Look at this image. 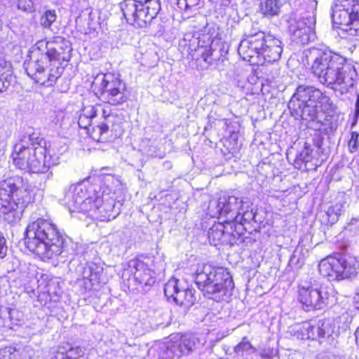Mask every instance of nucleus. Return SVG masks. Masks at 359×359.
<instances>
[{
    "mask_svg": "<svg viewBox=\"0 0 359 359\" xmlns=\"http://www.w3.org/2000/svg\"><path fill=\"white\" fill-rule=\"evenodd\" d=\"M97 181L95 184L86 181L71 185L62 199V205L71 212H82L93 219L104 222L115 219L121 206L119 202H115L121 182L112 175L102 176Z\"/></svg>",
    "mask_w": 359,
    "mask_h": 359,
    "instance_id": "obj_1",
    "label": "nucleus"
},
{
    "mask_svg": "<svg viewBox=\"0 0 359 359\" xmlns=\"http://www.w3.org/2000/svg\"><path fill=\"white\" fill-rule=\"evenodd\" d=\"M330 97L320 89L311 86H299L288 102V108L296 118L317 121L316 130L332 135L342 123L343 118L337 114H327L323 120V111L330 107Z\"/></svg>",
    "mask_w": 359,
    "mask_h": 359,
    "instance_id": "obj_2",
    "label": "nucleus"
},
{
    "mask_svg": "<svg viewBox=\"0 0 359 359\" xmlns=\"http://www.w3.org/2000/svg\"><path fill=\"white\" fill-rule=\"evenodd\" d=\"M71 50L69 41L60 36L53 41H39L34 50L37 58L25 62V69L36 83L53 86L62 74V62L69 60Z\"/></svg>",
    "mask_w": 359,
    "mask_h": 359,
    "instance_id": "obj_3",
    "label": "nucleus"
},
{
    "mask_svg": "<svg viewBox=\"0 0 359 359\" xmlns=\"http://www.w3.org/2000/svg\"><path fill=\"white\" fill-rule=\"evenodd\" d=\"M310 53L311 72L321 84L341 94L354 86L356 72L344 57L327 48H313Z\"/></svg>",
    "mask_w": 359,
    "mask_h": 359,
    "instance_id": "obj_4",
    "label": "nucleus"
},
{
    "mask_svg": "<svg viewBox=\"0 0 359 359\" xmlns=\"http://www.w3.org/2000/svg\"><path fill=\"white\" fill-rule=\"evenodd\" d=\"M78 124L87 130L92 139L107 141L109 137H119L124 131L125 118L118 111L102 104L84 107L79 116Z\"/></svg>",
    "mask_w": 359,
    "mask_h": 359,
    "instance_id": "obj_5",
    "label": "nucleus"
},
{
    "mask_svg": "<svg viewBox=\"0 0 359 359\" xmlns=\"http://www.w3.org/2000/svg\"><path fill=\"white\" fill-rule=\"evenodd\" d=\"M25 245L41 259H50L65 252V239L51 222L39 218L25 232Z\"/></svg>",
    "mask_w": 359,
    "mask_h": 359,
    "instance_id": "obj_6",
    "label": "nucleus"
},
{
    "mask_svg": "<svg viewBox=\"0 0 359 359\" xmlns=\"http://www.w3.org/2000/svg\"><path fill=\"white\" fill-rule=\"evenodd\" d=\"M34 189L20 176L0 182V217L8 223L20 219L25 208L33 201Z\"/></svg>",
    "mask_w": 359,
    "mask_h": 359,
    "instance_id": "obj_7",
    "label": "nucleus"
},
{
    "mask_svg": "<svg viewBox=\"0 0 359 359\" xmlns=\"http://www.w3.org/2000/svg\"><path fill=\"white\" fill-rule=\"evenodd\" d=\"M194 279L198 289L208 299L220 302L228 301L232 295V276L224 267L204 264L197 269Z\"/></svg>",
    "mask_w": 359,
    "mask_h": 359,
    "instance_id": "obj_8",
    "label": "nucleus"
},
{
    "mask_svg": "<svg viewBox=\"0 0 359 359\" xmlns=\"http://www.w3.org/2000/svg\"><path fill=\"white\" fill-rule=\"evenodd\" d=\"M43 139L36 134H23L13 147L11 158L14 165L23 171L33 173H44Z\"/></svg>",
    "mask_w": 359,
    "mask_h": 359,
    "instance_id": "obj_9",
    "label": "nucleus"
},
{
    "mask_svg": "<svg viewBox=\"0 0 359 359\" xmlns=\"http://www.w3.org/2000/svg\"><path fill=\"white\" fill-rule=\"evenodd\" d=\"M249 208V203L241 198L234 196H222L217 200L210 201L207 214L214 218H226L233 222L237 230L240 231L243 222H257L255 212Z\"/></svg>",
    "mask_w": 359,
    "mask_h": 359,
    "instance_id": "obj_10",
    "label": "nucleus"
},
{
    "mask_svg": "<svg viewBox=\"0 0 359 359\" xmlns=\"http://www.w3.org/2000/svg\"><path fill=\"white\" fill-rule=\"evenodd\" d=\"M288 333L294 339L316 341L324 348L334 344L337 337L336 326L332 319L311 320L290 326Z\"/></svg>",
    "mask_w": 359,
    "mask_h": 359,
    "instance_id": "obj_11",
    "label": "nucleus"
},
{
    "mask_svg": "<svg viewBox=\"0 0 359 359\" xmlns=\"http://www.w3.org/2000/svg\"><path fill=\"white\" fill-rule=\"evenodd\" d=\"M297 299L307 311L320 310L335 301V291L327 284L301 280Z\"/></svg>",
    "mask_w": 359,
    "mask_h": 359,
    "instance_id": "obj_12",
    "label": "nucleus"
},
{
    "mask_svg": "<svg viewBox=\"0 0 359 359\" xmlns=\"http://www.w3.org/2000/svg\"><path fill=\"white\" fill-rule=\"evenodd\" d=\"M287 29L292 41L305 45L316 37V15L314 10L306 5L293 11L287 20Z\"/></svg>",
    "mask_w": 359,
    "mask_h": 359,
    "instance_id": "obj_13",
    "label": "nucleus"
},
{
    "mask_svg": "<svg viewBox=\"0 0 359 359\" xmlns=\"http://www.w3.org/2000/svg\"><path fill=\"white\" fill-rule=\"evenodd\" d=\"M217 35V34L213 36L210 29H205L198 37L185 36L184 40L189 41L188 46L191 52L194 50L197 55L201 56L205 63L212 65L217 61H223L227 52Z\"/></svg>",
    "mask_w": 359,
    "mask_h": 359,
    "instance_id": "obj_14",
    "label": "nucleus"
},
{
    "mask_svg": "<svg viewBox=\"0 0 359 359\" xmlns=\"http://www.w3.org/2000/svg\"><path fill=\"white\" fill-rule=\"evenodd\" d=\"M120 6L127 22L137 27H146L161 9L159 0H125Z\"/></svg>",
    "mask_w": 359,
    "mask_h": 359,
    "instance_id": "obj_15",
    "label": "nucleus"
},
{
    "mask_svg": "<svg viewBox=\"0 0 359 359\" xmlns=\"http://www.w3.org/2000/svg\"><path fill=\"white\" fill-rule=\"evenodd\" d=\"M123 280L132 292L148 291L156 282V273L147 262L133 259L128 262L123 272Z\"/></svg>",
    "mask_w": 359,
    "mask_h": 359,
    "instance_id": "obj_16",
    "label": "nucleus"
},
{
    "mask_svg": "<svg viewBox=\"0 0 359 359\" xmlns=\"http://www.w3.org/2000/svg\"><path fill=\"white\" fill-rule=\"evenodd\" d=\"M332 22L341 34L359 35V0H337L332 14Z\"/></svg>",
    "mask_w": 359,
    "mask_h": 359,
    "instance_id": "obj_17",
    "label": "nucleus"
},
{
    "mask_svg": "<svg viewBox=\"0 0 359 359\" xmlns=\"http://www.w3.org/2000/svg\"><path fill=\"white\" fill-rule=\"evenodd\" d=\"M318 269L321 276L330 281H339L358 273L359 260L351 256H329L320 262Z\"/></svg>",
    "mask_w": 359,
    "mask_h": 359,
    "instance_id": "obj_18",
    "label": "nucleus"
},
{
    "mask_svg": "<svg viewBox=\"0 0 359 359\" xmlns=\"http://www.w3.org/2000/svg\"><path fill=\"white\" fill-rule=\"evenodd\" d=\"M200 345V340L195 334L176 333L159 344L158 353L163 359H179L191 354Z\"/></svg>",
    "mask_w": 359,
    "mask_h": 359,
    "instance_id": "obj_19",
    "label": "nucleus"
},
{
    "mask_svg": "<svg viewBox=\"0 0 359 359\" xmlns=\"http://www.w3.org/2000/svg\"><path fill=\"white\" fill-rule=\"evenodd\" d=\"M92 87L105 102L111 105L120 104L127 100L125 83L114 74H97L94 77Z\"/></svg>",
    "mask_w": 359,
    "mask_h": 359,
    "instance_id": "obj_20",
    "label": "nucleus"
},
{
    "mask_svg": "<svg viewBox=\"0 0 359 359\" xmlns=\"http://www.w3.org/2000/svg\"><path fill=\"white\" fill-rule=\"evenodd\" d=\"M208 236L211 245H233L240 239V232L233 222L224 218V221L215 223L208 230Z\"/></svg>",
    "mask_w": 359,
    "mask_h": 359,
    "instance_id": "obj_21",
    "label": "nucleus"
},
{
    "mask_svg": "<svg viewBox=\"0 0 359 359\" xmlns=\"http://www.w3.org/2000/svg\"><path fill=\"white\" fill-rule=\"evenodd\" d=\"M195 291L184 288L180 280L172 278L164 285V294L168 301L174 302L177 305L189 309L196 302Z\"/></svg>",
    "mask_w": 359,
    "mask_h": 359,
    "instance_id": "obj_22",
    "label": "nucleus"
},
{
    "mask_svg": "<svg viewBox=\"0 0 359 359\" xmlns=\"http://www.w3.org/2000/svg\"><path fill=\"white\" fill-rule=\"evenodd\" d=\"M264 32L250 34L240 42L238 53L241 57L250 63L259 65L261 49L263 46Z\"/></svg>",
    "mask_w": 359,
    "mask_h": 359,
    "instance_id": "obj_23",
    "label": "nucleus"
},
{
    "mask_svg": "<svg viewBox=\"0 0 359 359\" xmlns=\"http://www.w3.org/2000/svg\"><path fill=\"white\" fill-rule=\"evenodd\" d=\"M263 46L259 59V65L278 61L283 53V43L279 38L264 32Z\"/></svg>",
    "mask_w": 359,
    "mask_h": 359,
    "instance_id": "obj_24",
    "label": "nucleus"
},
{
    "mask_svg": "<svg viewBox=\"0 0 359 359\" xmlns=\"http://www.w3.org/2000/svg\"><path fill=\"white\" fill-rule=\"evenodd\" d=\"M43 147L46 151L43 154L44 172L50 167L59 164L60 156L67 150L66 144L61 139H56L47 143L43 140Z\"/></svg>",
    "mask_w": 359,
    "mask_h": 359,
    "instance_id": "obj_25",
    "label": "nucleus"
},
{
    "mask_svg": "<svg viewBox=\"0 0 359 359\" xmlns=\"http://www.w3.org/2000/svg\"><path fill=\"white\" fill-rule=\"evenodd\" d=\"M283 5L281 0H264L260 4V11L264 16L271 18L280 13Z\"/></svg>",
    "mask_w": 359,
    "mask_h": 359,
    "instance_id": "obj_26",
    "label": "nucleus"
},
{
    "mask_svg": "<svg viewBox=\"0 0 359 359\" xmlns=\"http://www.w3.org/2000/svg\"><path fill=\"white\" fill-rule=\"evenodd\" d=\"M100 267L94 263H88L83 268L82 276L84 280H88L91 285L98 282L100 279Z\"/></svg>",
    "mask_w": 359,
    "mask_h": 359,
    "instance_id": "obj_27",
    "label": "nucleus"
},
{
    "mask_svg": "<svg viewBox=\"0 0 359 359\" xmlns=\"http://www.w3.org/2000/svg\"><path fill=\"white\" fill-rule=\"evenodd\" d=\"M344 205L341 203H336L328 208L325 212L327 222L330 224L336 223L342 211Z\"/></svg>",
    "mask_w": 359,
    "mask_h": 359,
    "instance_id": "obj_28",
    "label": "nucleus"
},
{
    "mask_svg": "<svg viewBox=\"0 0 359 359\" xmlns=\"http://www.w3.org/2000/svg\"><path fill=\"white\" fill-rule=\"evenodd\" d=\"M85 353V349L80 346L72 347L64 352H58L55 359H77L82 357Z\"/></svg>",
    "mask_w": 359,
    "mask_h": 359,
    "instance_id": "obj_29",
    "label": "nucleus"
},
{
    "mask_svg": "<svg viewBox=\"0 0 359 359\" xmlns=\"http://www.w3.org/2000/svg\"><path fill=\"white\" fill-rule=\"evenodd\" d=\"M313 159V150L305 146L302 151L297 155L295 158V163L297 165L302 167V164H304L305 168L307 167V163L311 162Z\"/></svg>",
    "mask_w": 359,
    "mask_h": 359,
    "instance_id": "obj_30",
    "label": "nucleus"
},
{
    "mask_svg": "<svg viewBox=\"0 0 359 359\" xmlns=\"http://www.w3.org/2000/svg\"><path fill=\"white\" fill-rule=\"evenodd\" d=\"M235 353L238 355L243 356L244 353L250 354L256 351V348L253 347L250 341L246 337L242 339V341L235 346Z\"/></svg>",
    "mask_w": 359,
    "mask_h": 359,
    "instance_id": "obj_31",
    "label": "nucleus"
},
{
    "mask_svg": "<svg viewBox=\"0 0 359 359\" xmlns=\"http://www.w3.org/2000/svg\"><path fill=\"white\" fill-rule=\"evenodd\" d=\"M57 18L55 11L48 10L46 11L41 17L40 23L43 28L53 31L52 28L53 23Z\"/></svg>",
    "mask_w": 359,
    "mask_h": 359,
    "instance_id": "obj_32",
    "label": "nucleus"
},
{
    "mask_svg": "<svg viewBox=\"0 0 359 359\" xmlns=\"http://www.w3.org/2000/svg\"><path fill=\"white\" fill-rule=\"evenodd\" d=\"M359 133L351 132L346 137V145L350 153H355L358 149Z\"/></svg>",
    "mask_w": 359,
    "mask_h": 359,
    "instance_id": "obj_33",
    "label": "nucleus"
},
{
    "mask_svg": "<svg viewBox=\"0 0 359 359\" xmlns=\"http://www.w3.org/2000/svg\"><path fill=\"white\" fill-rule=\"evenodd\" d=\"M66 118L67 112L61 109L52 111L49 116L50 121L55 127H61Z\"/></svg>",
    "mask_w": 359,
    "mask_h": 359,
    "instance_id": "obj_34",
    "label": "nucleus"
},
{
    "mask_svg": "<svg viewBox=\"0 0 359 359\" xmlns=\"http://www.w3.org/2000/svg\"><path fill=\"white\" fill-rule=\"evenodd\" d=\"M49 280L48 275L44 273H36V276L34 280H32V282H34L33 286L31 287V290L32 292L34 291V285H37V287L41 288V291H44L46 287L48 286Z\"/></svg>",
    "mask_w": 359,
    "mask_h": 359,
    "instance_id": "obj_35",
    "label": "nucleus"
},
{
    "mask_svg": "<svg viewBox=\"0 0 359 359\" xmlns=\"http://www.w3.org/2000/svg\"><path fill=\"white\" fill-rule=\"evenodd\" d=\"M0 359H18V352L13 346L0 348Z\"/></svg>",
    "mask_w": 359,
    "mask_h": 359,
    "instance_id": "obj_36",
    "label": "nucleus"
},
{
    "mask_svg": "<svg viewBox=\"0 0 359 359\" xmlns=\"http://www.w3.org/2000/svg\"><path fill=\"white\" fill-rule=\"evenodd\" d=\"M13 80L11 73L1 74L0 75V92H4L8 89Z\"/></svg>",
    "mask_w": 359,
    "mask_h": 359,
    "instance_id": "obj_37",
    "label": "nucleus"
},
{
    "mask_svg": "<svg viewBox=\"0 0 359 359\" xmlns=\"http://www.w3.org/2000/svg\"><path fill=\"white\" fill-rule=\"evenodd\" d=\"M18 9L23 11H29L33 7L32 0H13Z\"/></svg>",
    "mask_w": 359,
    "mask_h": 359,
    "instance_id": "obj_38",
    "label": "nucleus"
},
{
    "mask_svg": "<svg viewBox=\"0 0 359 359\" xmlns=\"http://www.w3.org/2000/svg\"><path fill=\"white\" fill-rule=\"evenodd\" d=\"M347 231L353 232V235L357 236H359V220L357 219H352L346 227Z\"/></svg>",
    "mask_w": 359,
    "mask_h": 359,
    "instance_id": "obj_39",
    "label": "nucleus"
},
{
    "mask_svg": "<svg viewBox=\"0 0 359 359\" xmlns=\"http://www.w3.org/2000/svg\"><path fill=\"white\" fill-rule=\"evenodd\" d=\"M8 247L6 245V239L3 233L0 232V259L5 257L6 255Z\"/></svg>",
    "mask_w": 359,
    "mask_h": 359,
    "instance_id": "obj_40",
    "label": "nucleus"
},
{
    "mask_svg": "<svg viewBox=\"0 0 359 359\" xmlns=\"http://www.w3.org/2000/svg\"><path fill=\"white\" fill-rule=\"evenodd\" d=\"M259 355L263 359H269L273 356V349L271 348H264L260 351Z\"/></svg>",
    "mask_w": 359,
    "mask_h": 359,
    "instance_id": "obj_41",
    "label": "nucleus"
},
{
    "mask_svg": "<svg viewBox=\"0 0 359 359\" xmlns=\"http://www.w3.org/2000/svg\"><path fill=\"white\" fill-rule=\"evenodd\" d=\"M8 264H12V266L11 268L9 266L7 267L8 272L15 271L20 264L19 260L16 258H13Z\"/></svg>",
    "mask_w": 359,
    "mask_h": 359,
    "instance_id": "obj_42",
    "label": "nucleus"
},
{
    "mask_svg": "<svg viewBox=\"0 0 359 359\" xmlns=\"http://www.w3.org/2000/svg\"><path fill=\"white\" fill-rule=\"evenodd\" d=\"M355 108L354 118L356 119L359 116V94L357 95Z\"/></svg>",
    "mask_w": 359,
    "mask_h": 359,
    "instance_id": "obj_43",
    "label": "nucleus"
},
{
    "mask_svg": "<svg viewBox=\"0 0 359 359\" xmlns=\"http://www.w3.org/2000/svg\"><path fill=\"white\" fill-rule=\"evenodd\" d=\"M316 359H335L334 356L326 354V353H321L319 354Z\"/></svg>",
    "mask_w": 359,
    "mask_h": 359,
    "instance_id": "obj_44",
    "label": "nucleus"
},
{
    "mask_svg": "<svg viewBox=\"0 0 359 359\" xmlns=\"http://www.w3.org/2000/svg\"><path fill=\"white\" fill-rule=\"evenodd\" d=\"M354 302L355 304L356 308L359 309V291L355 294L354 297Z\"/></svg>",
    "mask_w": 359,
    "mask_h": 359,
    "instance_id": "obj_45",
    "label": "nucleus"
},
{
    "mask_svg": "<svg viewBox=\"0 0 359 359\" xmlns=\"http://www.w3.org/2000/svg\"><path fill=\"white\" fill-rule=\"evenodd\" d=\"M355 336L356 344L359 346V327L355 330Z\"/></svg>",
    "mask_w": 359,
    "mask_h": 359,
    "instance_id": "obj_46",
    "label": "nucleus"
},
{
    "mask_svg": "<svg viewBox=\"0 0 359 359\" xmlns=\"http://www.w3.org/2000/svg\"><path fill=\"white\" fill-rule=\"evenodd\" d=\"M149 155H151V156H155V157L158 156L156 154H154V153H152V152H150V153H149Z\"/></svg>",
    "mask_w": 359,
    "mask_h": 359,
    "instance_id": "obj_47",
    "label": "nucleus"
},
{
    "mask_svg": "<svg viewBox=\"0 0 359 359\" xmlns=\"http://www.w3.org/2000/svg\"><path fill=\"white\" fill-rule=\"evenodd\" d=\"M230 0H226V3H225V5H227L229 3Z\"/></svg>",
    "mask_w": 359,
    "mask_h": 359,
    "instance_id": "obj_48",
    "label": "nucleus"
},
{
    "mask_svg": "<svg viewBox=\"0 0 359 359\" xmlns=\"http://www.w3.org/2000/svg\"><path fill=\"white\" fill-rule=\"evenodd\" d=\"M2 62H4V61L1 62V60H0V65H2Z\"/></svg>",
    "mask_w": 359,
    "mask_h": 359,
    "instance_id": "obj_49",
    "label": "nucleus"
},
{
    "mask_svg": "<svg viewBox=\"0 0 359 359\" xmlns=\"http://www.w3.org/2000/svg\"><path fill=\"white\" fill-rule=\"evenodd\" d=\"M196 55V54L195 53V54L192 55V56H193V57H195V56L196 57L197 55Z\"/></svg>",
    "mask_w": 359,
    "mask_h": 359,
    "instance_id": "obj_50",
    "label": "nucleus"
}]
</instances>
